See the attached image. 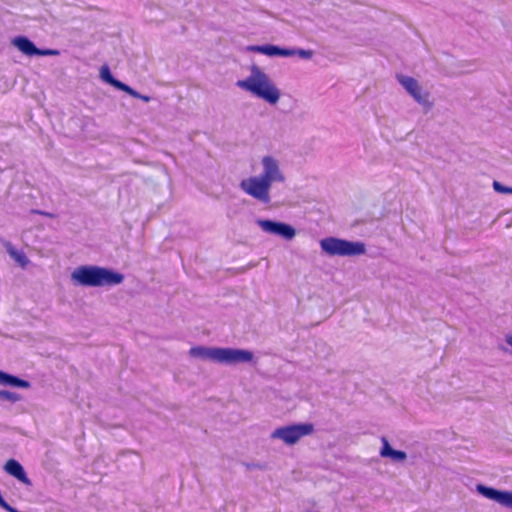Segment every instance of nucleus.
I'll return each instance as SVG.
<instances>
[{"mask_svg":"<svg viewBox=\"0 0 512 512\" xmlns=\"http://www.w3.org/2000/svg\"><path fill=\"white\" fill-rule=\"evenodd\" d=\"M71 280L83 287H112L121 284L124 275L107 267L82 265L72 272Z\"/></svg>","mask_w":512,"mask_h":512,"instance_id":"f257e3e1","label":"nucleus"},{"mask_svg":"<svg viewBox=\"0 0 512 512\" xmlns=\"http://www.w3.org/2000/svg\"><path fill=\"white\" fill-rule=\"evenodd\" d=\"M250 71L251 74L243 80H238L236 85L271 105L276 104L280 98V91L268 75L257 65H252Z\"/></svg>","mask_w":512,"mask_h":512,"instance_id":"f03ea898","label":"nucleus"},{"mask_svg":"<svg viewBox=\"0 0 512 512\" xmlns=\"http://www.w3.org/2000/svg\"><path fill=\"white\" fill-rule=\"evenodd\" d=\"M322 253L330 257H354L366 253V245L361 241H350L337 237H325L319 242Z\"/></svg>","mask_w":512,"mask_h":512,"instance_id":"7ed1b4c3","label":"nucleus"},{"mask_svg":"<svg viewBox=\"0 0 512 512\" xmlns=\"http://www.w3.org/2000/svg\"><path fill=\"white\" fill-rule=\"evenodd\" d=\"M239 187L243 192L262 204H269L271 202L270 189L272 185L259 175L243 179Z\"/></svg>","mask_w":512,"mask_h":512,"instance_id":"20e7f679","label":"nucleus"},{"mask_svg":"<svg viewBox=\"0 0 512 512\" xmlns=\"http://www.w3.org/2000/svg\"><path fill=\"white\" fill-rule=\"evenodd\" d=\"M313 431L314 425L312 423H298L275 429L271 437L273 439H281L288 445H293L302 437L313 433Z\"/></svg>","mask_w":512,"mask_h":512,"instance_id":"39448f33","label":"nucleus"},{"mask_svg":"<svg viewBox=\"0 0 512 512\" xmlns=\"http://www.w3.org/2000/svg\"><path fill=\"white\" fill-rule=\"evenodd\" d=\"M253 360L254 353L250 350L232 347H219V364L232 366L242 363H252Z\"/></svg>","mask_w":512,"mask_h":512,"instance_id":"423d86ee","label":"nucleus"},{"mask_svg":"<svg viewBox=\"0 0 512 512\" xmlns=\"http://www.w3.org/2000/svg\"><path fill=\"white\" fill-rule=\"evenodd\" d=\"M396 78L418 104L423 106L426 110H430L432 108L433 103L429 100V92H423L415 78L402 74H398Z\"/></svg>","mask_w":512,"mask_h":512,"instance_id":"0eeeda50","label":"nucleus"},{"mask_svg":"<svg viewBox=\"0 0 512 512\" xmlns=\"http://www.w3.org/2000/svg\"><path fill=\"white\" fill-rule=\"evenodd\" d=\"M256 224L266 233L279 236L290 241L296 236V229L285 222L271 219H257Z\"/></svg>","mask_w":512,"mask_h":512,"instance_id":"6e6552de","label":"nucleus"},{"mask_svg":"<svg viewBox=\"0 0 512 512\" xmlns=\"http://www.w3.org/2000/svg\"><path fill=\"white\" fill-rule=\"evenodd\" d=\"M262 172L259 175L268 183H283L285 181V175L281 171L279 162L273 156L266 155L261 159Z\"/></svg>","mask_w":512,"mask_h":512,"instance_id":"1a4fd4ad","label":"nucleus"},{"mask_svg":"<svg viewBox=\"0 0 512 512\" xmlns=\"http://www.w3.org/2000/svg\"><path fill=\"white\" fill-rule=\"evenodd\" d=\"M4 470L9 475L16 478L18 481L25 485H31V480L27 476L24 467L21 465V463L15 459H9L5 465Z\"/></svg>","mask_w":512,"mask_h":512,"instance_id":"9d476101","label":"nucleus"},{"mask_svg":"<svg viewBox=\"0 0 512 512\" xmlns=\"http://www.w3.org/2000/svg\"><path fill=\"white\" fill-rule=\"evenodd\" d=\"M189 355L192 358L218 363L219 347L194 346L190 348Z\"/></svg>","mask_w":512,"mask_h":512,"instance_id":"9b49d317","label":"nucleus"},{"mask_svg":"<svg viewBox=\"0 0 512 512\" xmlns=\"http://www.w3.org/2000/svg\"><path fill=\"white\" fill-rule=\"evenodd\" d=\"M382 447L380 449V456L383 458H389L393 462L400 463L407 459V454L405 451L396 450L392 448L389 441L385 438H381Z\"/></svg>","mask_w":512,"mask_h":512,"instance_id":"f8f14e48","label":"nucleus"},{"mask_svg":"<svg viewBox=\"0 0 512 512\" xmlns=\"http://www.w3.org/2000/svg\"><path fill=\"white\" fill-rule=\"evenodd\" d=\"M12 44L23 54L27 56H36L37 48L33 41L26 36H16L12 39Z\"/></svg>","mask_w":512,"mask_h":512,"instance_id":"ddd939ff","label":"nucleus"},{"mask_svg":"<svg viewBox=\"0 0 512 512\" xmlns=\"http://www.w3.org/2000/svg\"><path fill=\"white\" fill-rule=\"evenodd\" d=\"M0 384L3 386L17 387L23 389H28L31 387V383L29 381L2 370H0Z\"/></svg>","mask_w":512,"mask_h":512,"instance_id":"4468645a","label":"nucleus"},{"mask_svg":"<svg viewBox=\"0 0 512 512\" xmlns=\"http://www.w3.org/2000/svg\"><path fill=\"white\" fill-rule=\"evenodd\" d=\"M476 491L487 499L493 500L498 503L501 490L486 486L484 484H477Z\"/></svg>","mask_w":512,"mask_h":512,"instance_id":"2eb2a0df","label":"nucleus"},{"mask_svg":"<svg viewBox=\"0 0 512 512\" xmlns=\"http://www.w3.org/2000/svg\"><path fill=\"white\" fill-rule=\"evenodd\" d=\"M251 52L261 53L269 57H277L278 46L273 44L252 45L248 47Z\"/></svg>","mask_w":512,"mask_h":512,"instance_id":"dca6fc26","label":"nucleus"},{"mask_svg":"<svg viewBox=\"0 0 512 512\" xmlns=\"http://www.w3.org/2000/svg\"><path fill=\"white\" fill-rule=\"evenodd\" d=\"M6 250L8 254L21 266L25 267L29 263V259L27 256L22 252L18 251L14 248V246L11 243L6 244Z\"/></svg>","mask_w":512,"mask_h":512,"instance_id":"f3484780","label":"nucleus"},{"mask_svg":"<svg viewBox=\"0 0 512 512\" xmlns=\"http://www.w3.org/2000/svg\"><path fill=\"white\" fill-rule=\"evenodd\" d=\"M100 78L107 84L113 86L114 88L117 89V87L119 86L120 84V80L116 79L111 71H110V68L107 66V65H103L101 68H100Z\"/></svg>","mask_w":512,"mask_h":512,"instance_id":"a211bd4d","label":"nucleus"},{"mask_svg":"<svg viewBox=\"0 0 512 512\" xmlns=\"http://www.w3.org/2000/svg\"><path fill=\"white\" fill-rule=\"evenodd\" d=\"M0 400L9 401L11 403H16L22 400V397L19 393L8 391V390H0Z\"/></svg>","mask_w":512,"mask_h":512,"instance_id":"6ab92c4d","label":"nucleus"},{"mask_svg":"<svg viewBox=\"0 0 512 512\" xmlns=\"http://www.w3.org/2000/svg\"><path fill=\"white\" fill-rule=\"evenodd\" d=\"M498 503L505 507L512 508V491L501 490Z\"/></svg>","mask_w":512,"mask_h":512,"instance_id":"aec40b11","label":"nucleus"},{"mask_svg":"<svg viewBox=\"0 0 512 512\" xmlns=\"http://www.w3.org/2000/svg\"><path fill=\"white\" fill-rule=\"evenodd\" d=\"M117 89L120 91L126 92L127 94H129L130 96H132L134 98L140 97V93L138 91H136L135 89H133L132 87H130L129 85H127L126 83H124L122 81L120 82Z\"/></svg>","mask_w":512,"mask_h":512,"instance_id":"412c9836","label":"nucleus"},{"mask_svg":"<svg viewBox=\"0 0 512 512\" xmlns=\"http://www.w3.org/2000/svg\"><path fill=\"white\" fill-rule=\"evenodd\" d=\"M493 188L496 192L502 193V194H512V187H507L501 184L498 181L493 182Z\"/></svg>","mask_w":512,"mask_h":512,"instance_id":"4be33fe9","label":"nucleus"},{"mask_svg":"<svg viewBox=\"0 0 512 512\" xmlns=\"http://www.w3.org/2000/svg\"><path fill=\"white\" fill-rule=\"evenodd\" d=\"M295 55H298L302 59H311L313 57L312 50H305L301 48H294Z\"/></svg>","mask_w":512,"mask_h":512,"instance_id":"5701e85b","label":"nucleus"},{"mask_svg":"<svg viewBox=\"0 0 512 512\" xmlns=\"http://www.w3.org/2000/svg\"><path fill=\"white\" fill-rule=\"evenodd\" d=\"M295 55V52H294V48H285V47H280L278 46V53H277V57H290V56H294Z\"/></svg>","mask_w":512,"mask_h":512,"instance_id":"b1692460","label":"nucleus"},{"mask_svg":"<svg viewBox=\"0 0 512 512\" xmlns=\"http://www.w3.org/2000/svg\"><path fill=\"white\" fill-rule=\"evenodd\" d=\"M55 55H59L58 50L37 48L36 56H55Z\"/></svg>","mask_w":512,"mask_h":512,"instance_id":"393cba45","label":"nucleus"},{"mask_svg":"<svg viewBox=\"0 0 512 512\" xmlns=\"http://www.w3.org/2000/svg\"><path fill=\"white\" fill-rule=\"evenodd\" d=\"M31 212L34 213V214L43 215V216H46V217H49V218H54L53 214H51L49 212L42 211V210L33 209V210H31Z\"/></svg>","mask_w":512,"mask_h":512,"instance_id":"a878e982","label":"nucleus"},{"mask_svg":"<svg viewBox=\"0 0 512 512\" xmlns=\"http://www.w3.org/2000/svg\"><path fill=\"white\" fill-rule=\"evenodd\" d=\"M3 509L7 512H21L18 509L12 507L9 503H8V506H5Z\"/></svg>","mask_w":512,"mask_h":512,"instance_id":"bb28decb","label":"nucleus"},{"mask_svg":"<svg viewBox=\"0 0 512 512\" xmlns=\"http://www.w3.org/2000/svg\"><path fill=\"white\" fill-rule=\"evenodd\" d=\"M137 99H141L142 101L148 103L151 101L152 98L148 95H143L140 93V97H138Z\"/></svg>","mask_w":512,"mask_h":512,"instance_id":"cd10ccee","label":"nucleus"},{"mask_svg":"<svg viewBox=\"0 0 512 512\" xmlns=\"http://www.w3.org/2000/svg\"><path fill=\"white\" fill-rule=\"evenodd\" d=\"M506 342L512 347V335L506 336Z\"/></svg>","mask_w":512,"mask_h":512,"instance_id":"c85d7f7f","label":"nucleus"}]
</instances>
